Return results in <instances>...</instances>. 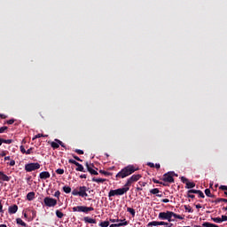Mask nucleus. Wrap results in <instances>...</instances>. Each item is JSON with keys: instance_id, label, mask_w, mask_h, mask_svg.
<instances>
[{"instance_id": "obj_34", "label": "nucleus", "mask_w": 227, "mask_h": 227, "mask_svg": "<svg viewBox=\"0 0 227 227\" xmlns=\"http://www.w3.org/2000/svg\"><path fill=\"white\" fill-rule=\"evenodd\" d=\"M57 175H63L65 173V169L63 168H58L56 170Z\"/></svg>"}, {"instance_id": "obj_48", "label": "nucleus", "mask_w": 227, "mask_h": 227, "mask_svg": "<svg viewBox=\"0 0 227 227\" xmlns=\"http://www.w3.org/2000/svg\"><path fill=\"white\" fill-rule=\"evenodd\" d=\"M197 194H199L200 198H205V194L203 193V192H201V190H199V192Z\"/></svg>"}, {"instance_id": "obj_14", "label": "nucleus", "mask_w": 227, "mask_h": 227, "mask_svg": "<svg viewBox=\"0 0 227 227\" xmlns=\"http://www.w3.org/2000/svg\"><path fill=\"white\" fill-rule=\"evenodd\" d=\"M35 196H36V193L35 192H30L27 194V201H33L35 200Z\"/></svg>"}, {"instance_id": "obj_1", "label": "nucleus", "mask_w": 227, "mask_h": 227, "mask_svg": "<svg viewBox=\"0 0 227 227\" xmlns=\"http://www.w3.org/2000/svg\"><path fill=\"white\" fill-rule=\"evenodd\" d=\"M139 168H136L134 165H128L124 167L119 173L116 174V178H127V176H130V175L138 171Z\"/></svg>"}, {"instance_id": "obj_33", "label": "nucleus", "mask_w": 227, "mask_h": 227, "mask_svg": "<svg viewBox=\"0 0 227 227\" xmlns=\"http://www.w3.org/2000/svg\"><path fill=\"white\" fill-rule=\"evenodd\" d=\"M202 226H204V227H214V223L206 222V223H202Z\"/></svg>"}, {"instance_id": "obj_9", "label": "nucleus", "mask_w": 227, "mask_h": 227, "mask_svg": "<svg viewBox=\"0 0 227 227\" xmlns=\"http://www.w3.org/2000/svg\"><path fill=\"white\" fill-rule=\"evenodd\" d=\"M175 172H168L163 175V182H168V184H175V178H173Z\"/></svg>"}, {"instance_id": "obj_37", "label": "nucleus", "mask_w": 227, "mask_h": 227, "mask_svg": "<svg viewBox=\"0 0 227 227\" xmlns=\"http://www.w3.org/2000/svg\"><path fill=\"white\" fill-rule=\"evenodd\" d=\"M223 198H218L215 200H212L211 203H215V205H217V203H221V201H223Z\"/></svg>"}, {"instance_id": "obj_52", "label": "nucleus", "mask_w": 227, "mask_h": 227, "mask_svg": "<svg viewBox=\"0 0 227 227\" xmlns=\"http://www.w3.org/2000/svg\"><path fill=\"white\" fill-rule=\"evenodd\" d=\"M153 184H160L162 185V182H160L159 180L153 178Z\"/></svg>"}, {"instance_id": "obj_27", "label": "nucleus", "mask_w": 227, "mask_h": 227, "mask_svg": "<svg viewBox=\"0 0 227 227\" xmlns=\"http://www.w3.org/2000/svg\"><path fill=\"white\" fill-rule=\"evenodd\" d=\"M184 210H186V212H189L190 214H192V212H194L192 207H191V206H187V205H184Z\"/></svg>"}, {"instance_id": "obj_57", "label": "nucleus", "mask_w": 227, "mask_h": 227, "mask_svg": "<svg viewBox=\"0 0 227 227\" xmlns=\"http://www.w3.org/2000/svg\"><path fill=\"white\" fill-rule=\"evenodd\" d=\"M0 118H2V120H6L8 116H6L5 114H0Z\"/></svg>"}, {"instance_id": "obj_40", "label": "nucleus", "mask_w": 227, "mask_h": 227, "mask_svg": "<svg viewBox=\"0 0 227 227\" xmlns=\"http://www.w3.org/2000/svg\"><path fill=\"white\" fill-rule=\"evenodd\" d=\"M181 182H183V184H187V182H189V179H187L185 176H181Z\"/></svg>"}, {"instance_id": "obj_21", "label": "nucleus", "mask_w": 227, "mask_h": 227, "mask_svg": "<svg viewBox=\"0 0 227 227\" xmlns=\"http://www.w3.org/2000/svg\"><path fill=\"white\" fill-rule=\"evenodd\" d=\"M205 194L206 196H207V198H215V195L212 194V192H210V189H206Z\"/></svg>"}, {"instance_id": "obj_25", "label": "nucleus", "mask_w": 227, "mask_h": 227, "mask_svg": "<svg viewBox=\"0 0 227 227\" xmlns=\"http://www.w3.org/2000/svg\"><path fill=\"white\" fill-rule=\"evenodd\" d=\"M127 212H129L133 217L136 215V209L132 207H127Z\"/></svg>"}, {"instance_id": "obj_11", "label": "nucleus", "mask_w": 227, "mask_h": 227, "mask_svg": "<svg viewBox=\"0 0 227 227\" xmlns=\"http://www.w3.org/2000/svg\"><path fill=\"white\" fill-rule=\"evenodd\" d=\"M39 177L41 180H47V178H51V173L48 171H43L39 174Z\"/></svg>"}, {"instance_id": "obj_38", "label": "nucleus", "mask_w": 227, "mask_h": 227, "mask_svg": "<svg viewBox=\"0 0 227 227\" xmlns=\"http://www.w3.org/2000/svg\"><path fill=\"white\" fill-rule=\"evenodd\" d=\"M75 153H78V155H84V151L80 150V149H76L74 150Z\"/></svg>"}, {"instance_id": "obj_53", "label": "nucleus", "mask_w": 227, "mask_h": 227, "mask_svg": "<svg viewBox=\"0 0 227 227\" xmlns=\"http://www.w3.org/2000/svg\"><path fill=\"white\" fill-rule=\"evenodd\" d=\"M138 184H139V185L141 186V187H145L146 186V183H145V182H138Z\"/></svg>"}, {"instance_id": "obj_5", "label": "nucleus", "mask_w": 227, "mask_h": 227, "mask_svg": "<svg viewBox=\"0 0 227 227\" xmlns=\"http://www.w3.org/2000/svg\"><path fill=\"white\" fill-rule=\"evenodd\" d=\"M158 219H160V221H168V223L174 221L173 219H171V211L159 213Z\"/></svg>"}, {"instance_id": "obj_24", "label": "nucleus", "mask_w": 227, "mask_h": 227, "mask_svg": "<svg viewBox=\"0 0 227 227\" xmlns=\"http://www.w3.org/2000/svg\"><path fill=\"white\" fill-rule=\"evenodd\" d=\"M56 215H57V217H59V219H63L65 214H63V212H61L59 210H56Z\"/></svg>"}, {"instance_id": "obj_2", "label": "nucleus", "mask_w": 227, "mask_h": 227, "mask_svg": "<svg viewBox=\"0 0 227 227\" xmlns=\"http://www.w3.org/2000/svg\"><path fill=\"white\" fill-rule=\"evenodd\" d=\"M129 191H130L129 186H124L123 188H119L116 190H110L108 192V198H113L114 196H123V194H126V192H129Z\"/></svg>"}, {"instance_id": "obj_56", "label": "nucleus", "mask_w": 227, "mask_h": 227, "mask_svg": "<svg viewBox=\"0 0 227 227\" xmlns=\"http://www.w3.org/2000/svg\"><path fill=\"white\" fill-rule=\"evenodd\" d=\"M55 142L59 145V146L61 145V144L63 143L61 140L58 138L55 139Z\"/></svg>"}, {"instance_id": "obj_17", "label": "nucleus", "mask_w": 227, "mask_h": 227, "mask_svg": "<svg viewBox=\"0 0 227 227\" xmlns=\"http://www.w3.org/2000/svg\"><path fill=\"white\" fill-rule=\"evenodd\" d=\"M92 182H96L97 184H104V182H107V179L93 177Z\"/></svg>"}, {"instance_id": "obj_42", "label": "nucleus", "mask_w": 227, "mask_h": 227, "mask_svg": "<svg viewBox=\"0 0 227 227\" xmlns=\"http://www.w3.org/2000/svg\"><path fill=\"white\" fill-rule=\"evenodd\" d=\"M89 173H90V175H98V172H97V170L95 169H89Z\"/></svg>"}, {"instance_id": "obj_36", "label": "nucleus", "mask_w": 227, "mask_h": 227, "mask_svg": "<svg viewBox=\"0 0 227 227\" xmlns=\"http://www.w3.org/2000/svg\"><path fill=\"white\" fill-rule=\"evenodd\" d=\"M200 192V190H189L188 194H198Z\"/></svg>"}, {"instance_id": "obj_13", "label": "nucleus", "mask_w": 227, "mask_h": 227, "mask_svg": "<svg viewBox=\"0 0 227 227\" xmlns=\"http://www.w3.org/2000/svg\"><path fill=\"white\" fill-rule=\"evenodd\" d=\"M84 223H89V224H97V220L90 218V216L83 217Z\"/></svg>"}, {"instance_id": "obj_61", "label": "nucleus", "mask_w": 227, "mask_h": 227, "mask_svg": "<svg viewBox=\"0 0 227 227\" xmlns=\"http://www.w3.org/2000/svg\"><path fill=\"white\" fill-rule=\"evenodd\" d=\"M10 166H15V161L13 160H12L9 163Z\"/></svg>"}, {"instance_id": "obj_19", "label": "nucleus", "mask_w": 227, "mask_h": 227, "mask_svg": "<svg viewBox=\"0 0 227 227\" xmlns=\"http://www.w3.org/2000/svg\"><path fill=\"white\" fill-rule=\"evenodd\" d=\"M17 224H20V226L27 227V223L22 221L20 218L16 219Z\"/></svg>"}, {"instance_id": "obj_12", "label": "nucleus", "mask_w": 227, "mask_h": 227, "mask_svg": "<svg viewBox=\"0 0 227 227\" xmlns=\"http://www.w3.org/2000/svg\"><path fill=\"white\" fill-rule=\"evenodd\" d=\"M0 180H2L3 182H10V180H12V177L6 176L4 172L0 171Z\"/></svg>"}, {"instance_id": "obj_58", "label": "nucleus", "mask_w": 227, "mask_h": 227, "mask_svg": "<svg viewBox=\"0 0 227 227\" xmlns=\"http://www.w3.org/2000/svg\"><path fill=\"white\" fill-rule=\"evenodd\" d=\"M0 213L1 214L4 213V211L3 210V204L1 203V200H0Z\"/></svg>"}, {"instance_id": "obj_51", "label": "nucleus", "mask_w": 227, "mask_h": 227, "mask_svg": "<svg viewBox=\"0 0 227 227\" xmlns=\"http://www.w3.org/2000/svg\"><path fill=\"white\" fill-rule=\"evenodd\" d=\"M219 189H220L221 191H227V186H226V185H221V186L219 187Z\"/></svg>"}, {"instance_id": "obj_31", "label": "nucleus", "mask_w": 227, "mask_h": 227, "mask_svg": "<svg viewBox=\"0 0 227 227\" xmlns=\"http://www.w3.org/2000/svg\"><path fill=\"white\" fill-rule=\"evenodd\" d=\"M99 226H101V227H108L109 226V222L108 221L101 222L99 223Z\"/></svg>"}, {"instance_id": "obj_4", "label": "nucleus", "mask_w": 227, "mask_h": 227, "mask_svg": "<svg viewBox=\"0 0 227 227\" xmlns=\"http://www.w3.org/2000/svg\"><path fill=\"white\" fill-rule=\"evenodd\" d=\"M73 212H83L84 214H88V212H93L95 208L92 207H86V206H76L72 208Z\"/></svg>"}, {"instance_id": "obj_10", "label": "nucleus", "mask_w": 227, "mask_h": 227, "mask_svg": "<svg viewBox=\"0 0 227 227\" xmlns=\"http://www.w3.org/2000/svg\"><path fill=\"white\" fill-rule=\"evenodd\" d=\"M171 223L168 222H157V221H153L150 222L147 226H170Z\"/></svg>"}, {"instance_id": "obj_20", "label": "nucleus", "mask_w": 227, "mask_h": 227, "mask_svg": "<svg viewBox=\"0 0 227 227\" xmlns=\"http://www.w3.org/2000/svg\"><path fill=\"white\" fill-rule=\"evenodd\" d=\"M194 187H196L195 183H191L189 181L186 183L185 189H194Z\"/></svg>"}, {"instance_id": "obj_49", "label": "nucleus", "mask_w": 227, "mask_h": 227, "mask_svg": "<svg viewBox=\"0 0 227 227\" xmlns=\"http://www.w3.org/2000/svg\"><path fill=\"white\" fill-rule=\"evenodd\" d=\"M59 196H61V192L57 191V192L54 193V197H55V198H59Z\"/></svg>"}, {"instance_id": "obj_47", "label": "nucleus", "mask_w": 227, "mask_h": 227, "mask_svg": "<svg viewBox=\"0 0 227 227\" xmlns=\"http://www.w3.org/2000/svg\"><path fill=\"white\" fill-rule=\"evenodd\" d=\"M20 150L21 153H26V148L24 147V145H20Z\"/></svg>"}, {"instance_id": "obj_41", "label": "nucleus", "mask_w": 227, "mask_h": 227, "mask_svg": "<svg viewBox=\"0 0 227 227\" xmlns=\"http://www.w3.org/2000/svg\"><path fill=\"white\" fill-rule=\"evenodd\" d=\"M4 130H8V127H6V126L1 127L0 128V134L4 133Z\"/></svg>"}, {"instance_id": "obj_54", "label": "nucleus", "mask_w": 227, "mask_h": 227, "mask_svg": "<svg viewBox=\"0 0 227 227\" xmlns=\"http://www.w3.org/2000/svg\"><path fill=\"white\" fill-rule=\"evenodd\" d=\"M187 197H188V198H191L192 200H194V199L196 198L195 195L191 194V193H188Z\"/></svg>"}, {"instance_id": "obj_22", "label": "nucleus", "mask_w": 227, "mask_h": 227, "mask_svg": "<svg viewBox=\"0 0 227 227\" xmlns=\"http://www.w3.org/2000/svg\"><path fill=\"white\" fill-rule=\"evenodd\" d=\"M62 189L66 194H70L72 192V188L70 186H64Z\"/></svg>"}, {"instance_id": "obj_63", "label": "nucleus", "mask_w": 227, "mask_h": 227, "mask_svg": "<svg viewBox=\"0 0 227 227\" xmlns=\"http://www.w3.org/2000/svg\"><path fill=\"white\" fill-rule=\"evenodd\" d=\"M176 219H180L182 221V219H184V217H182V215H176Z\"/></svg>"}, {"instance_id": "obj_18", "label": "nucleus", "mask_w": 227, "mask_h": 227, "mask_svg": "<svg viewBox=\"0 0 227 227\" xmlns=\"http://www.w3.org/2000/svg\"><path fill=\"white\" fill-rule=\"evenodd\" d=\"M116 227L120 226H127L129 224V222H127L125 219H123L121 223H114Z\"/></svg>"}, {"instance_id": "obj_15", "label": "nucleus", "mask_w": 227, "mask_h": 227, "mask_svg": "<svg viewBox=\"0 0 227 227\" xmlns=\"http://www.w3.org/2000/svg\"><path fill=\"white\" fill-rule=\"evenodd\" d=\"M17 210H19V207L17 205L9 207V214H17Z\"/></svg>"}, {"instance_id": "obj_29", "label": "nucleus", "mask_w": 227, "mask_h": 227, "mask_svg": "<svg viewBox=\"0 0 227 227\" xmlns=\"http://www.w3.org/2000/svg\"><path fill=\"white\" fill-rule=\"evenodd\" d=\"M85 166L87 168V170L90 172V169H93V168H95V166L93 164H90L88 162L85 163Z\"/></svg>"}, {"instance_id": "obj_6", "label": "nucleus", "mask_w": 227, "mask_h": 227, "mask_svg": "<svg viewBox=\"0 0 227 227\" xmlns=\"http://www.w3.org/2000/svg\"><path fill=\"white\" fill-rule=\"evenodd\" d=\"M143 176L140 174L133 175L129 178H128L126 184H124V187H130L134 182H137Z\"/></svg>"}, {"instance_id": "obj_3", "label": "nucleus", "mask_w": 227, "mask_h": 227, "mask_svg": "<svg viewBox=\"0 0 227 227\" xmlns=\"http://www.w3.org/2000/svg\"><path fill=\"white\" fill-rule=\"evenodd\" d=\"M88 191H90V188L86 186H80L77 189H74L72 191L73 196H80V198H88Z\"/></svg>"}, {"instance_id": "obj_16", "label": "nucleus", "mask_w": 227, "mask_h": 227, "mask_svg": "<svg viewBox=\"0 0 227 227\" xmlns=\"http://www.w3.org/2000/svg\"><path fill=\"white\" fill-rule=\"evenodd\" d=\"M75 166L77 167L75 168V171H81L82 173H86L84 167L81 163L78 162Z\"/></svg>"}, {"instance_id": "obj_26", "label": "nucleus", "mask_w": 227, "mask_h": 227, "mask_svg": "<svg viewBox=\"0 0 227 227\" xmlns=\"http://www.w3.org/2000/svg\"><path fill=\"white\" fill-rule=\"evenodd\" d=\"M99 173H100L101 175H105V176H113V173L107 172V171H106V170H99Z\"/></svg>"}, {"instance_id": "obj_60", "label": "nucleus", "mask_w": 227, "mask_h": 227, "mask_svg": "<svg viewBox=\"0 0 227 227\" xmlns=\"http://www.w3.org/2000/svg\"><path fill=\"white\" fill-rule=\"evenodd\" d=\"M0 157H6V152L3 151V152L0 153Z\"/></svg>"}, {"instance_id": "obj_8", "label": "nucleus", "mask_w": 227, "mask_h": 227, "mask_svg": "<svg viewBox=\"0 0 227 227\" xmlns=\"http://www.w3.org/2000/svg\"><path fill=\"white\" fill-rule=\"evenodd\" d=\"M43 203L45 207H56V205H58V200L51 197H46L43 199Z\"/></svg>"}, {"instance_id": "obj_45", "label": "nucleus", "mask_w": 227, "mask_h": 227, "mask_svg": "<svg viewBox=\"0 0 227 227\" xmlns=\"http://www.w3.org/2000/svg\"><path fill=\"white\" fill-rule=\"evenodd\" d=\"M68 162L69 164H74V166H76V164L78 163L75 160H72V159L68 160Z\"/></svg>"}, {"instance_id": "obj_62", "label": "nucleus", "mask_w": 227, "mask_h": 227, "mask_svg": "<svg viewBox=\"0 0 227 227\" xmlns=\"http://www.w3.org/2000/svg\"><path fill=\"white\" fill-rule=\"evenodd\" d=\"M162 203H169V200L168 199L161 200Z\"/></svg>"}, {"instance_id": "obj_50", "label": "nucleus", "mask_w": 227, "mask_h": 227, "mask_svg": "<svg viewBox=\"0 0 227 227\" xmlns=\"http://www.w3.org/2000/svg\"><path fill=\"white\" fill-rule=\"evenodd\" d=\"M13 123H15V120L14 119H11V120L7 121V124L8 125H13Z\"/></svg>"}, {"instance_id": "obj_23", "label": "nucleus", "mask_w": 227, "mask_h": 227, "mask_svg": "<svg viewBox=\"0 0 227 227\" xmlns=\"http://www.w3.org/2000/svg\"><path fill=\"white\" fill-rule=\"evenodd\" d=\"M51 146L53 150H58V148H59V144H58V142H51Z\"/></svg>"}, {"instance_id": "obj_35", "label": "nucleus", "mask_w": 227, "mask_h": 227, "mask_svg": "<svg viewBox=\"0 0 227 227\" xmlns=\"http://www.w3.org/2000/svg\"><path fill=\"white\" fill-rule=\"evenodd\" d=\"M4 143L5 145H12V143H13V139H4Z\"/></svg>"}, {"instance_id": "obj_55", "label": "nucleus", "mask_w": 227, "mask_h": 227, "mask_svg": "<svg viewBox=\"0 0 227 227\" xmlns=\"http://www.w3.org/2000/svg\"><path fill=\"white\" fill-rule=\"evenodd\" d=\"M147 166H149V168H155V164H153V162H148Z\"/></svg>"}, {"instance_id": "obj_59", "label": "nucleus", "mask_w": 227, "mask_h": 227, "mask_svg": "<svg viewBox=\"0 0 227 227\" xmlns=\"http://www.w3.org/2000/svg\"><path fill=\"white\" fill-rule=\"evenodd\" d=\"M221 221H227V215H222Z\"/></svg>"}, {"instance_id": "obj_64", "label": "nucleus", "mask_w": 227, "mask_h": 227, "mask_svg": "<svg viewBox=\"0 0 227 227\" xmlns=\"http://www.w3.org/2000/svg\"><path fill=\"white\" fill-rule=\"evenodd\" d=\"M80 178H87L86 174H82V175L80 176Z\"/></svg>"}, {"instance_id": "obj_39", "label": "nucleus", "mask_w": 227, "mask_h": 227, "mask_svg": "<svg viewBox=\"0 0 227 227\" xmlns=\"http://www.w3.org/2000/svg\"><path fill=\"white\" fill-rule=\"evenodd\" d=\"M72 157L74 158L75 160H78V162H82V160H81V158H79V156H77L75 154H72Z\"/></svg>"}, {"instance_id": "obj_30", "label": "nucleus", "mask_w": 227, "mask_h": 227, "mask_svg": "<svg viewBox=\"0 0 227 227\" xmlns=\"http://www.w3.org/2000/svg\"><path fill=\"white\" fill-rule=\"evenodd\" d=\"M40 137H47V135L37 134V135L35 136V137H33V141H35V139H38Z\"/></svg>"}, {"instance_id": "obj_7", "label": "nucleus", "mask_w": 227, "mask_h": 227, "mask_svg": "<svg viewBox=\"0 0 227 227\" xmlns=\"http://www.w3.org/2000/svg\"><path fill=\"white\" fill-rule=\"evenodd\" d=\"M36 169H40V163H27L25 165V170L27 173H31V171H36Z\"/></svg>"}, {"instance_id": "obj_28", "label": "nucleus", "mask_w": 227, "mask_h": 227, "mask_svg": "<svg viewBox=\"0 0 227 227\" xmlns=\"http://www.w3.org/2000/svg\"><path fill=\"white\" fill-rule=\"evenodd\" d=\"M159 192H160V191L158 188L150 190L151 194H159Z\"/></svg>"}, {"instance_id": "obj_32", "label": "nucleus", "mask_w": 227, "mask_h": 227, "mask_svg": "<svg viewBox=\"0 0 227 227\" xmlns=\"http://www.w3.org/2000/svg\"><path fill=\"white\" fill-rule=\"evenodd\" d=\"M212 221H214V223H217L218 224H220V223H223V220H221V217L212 218Z\"/></svg>"}, {"instance_id": "obj_46", "label": "nucleus", "mask_w": 227, "mask_h": 227, "mask_svg": "<svg viewBox=\"0 0 227 227\" xmlns=\"http://www.w3.org/2000/svg\"><path fill=\"white\" fill-rule=\"evenodd\" d=\"M176 213L170 211V219H172V217H175V219H176Z\"/></svg>"}, {"instance_id": "obj_43", "label": "nucleus", "mask_w": 227, "mask_h": 227, "mask_svg": "<svg viewBox=\"0 0 227 227\" xmlns=\"http://www.w3.org/2000/svg\"><path fill=\"white\" fill-rule=\"evenodd\" d=\"M122 220L110 218V223H121Z\"/></svg>"}, {"instance_id": "obj_44", "label": "nucleus", "mask_w": 227, "mask_h": 227, "mask_svg": "<svg viewBox=\"0 0 227 227\" xmlns=\"http://www.w3.org/2000/svg\"><path fill=\"white\" fill-rule=\"evenodd\" d=\"M31 152H33V147H30L29 149H27L25 153L26 155H31Z\"/></svg>"}]
</instances>
